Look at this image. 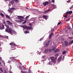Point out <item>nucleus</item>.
Segmentation results:
<instances>
[{"label": "nucleus", "instance_id": "obj_7", "mask_svg": "<svg viewBox=\"0 0 73 73\" xmlns=\"http://www.w3.org/2000/svg\"><path fill=\"white\" fill-rule=\"evenodd\" d=\"M2 27L0 25V30H3V29H5V28H4V25H3V24H2Z\"/></svg>", "mask_w": 73, "mask_h": 73}, {"label": "nucleus", "instance_id": "obj_57", "mask_svg": "<svg viewBox=\"0 0 73 73\" xmlns=\"http://www.w3.org/2000/svg\"><path fill=\"white\" fill-rule=\"evenodd\" d=\"M69 29H71L72 30V29L71 28H70V27H69L68 28Z\"/></svg>", "mask_w": 73, "mask_h": 73}, {"label": "nucleus", "instance_id": "obj_55", "mask_svg": "<svg viewBox=\"0 0 73 73\" xmlns=\"http://www.w3.org/2000/svg\"><path fill=\"white\" fill-rule=\"evenodd\" d=\"M54 58L55 59V60H57V57H55Z\"/></svg>", "mask_w": 73, "mask_h": 73}, {"label": "nucleus", "instance_id": "obj_32", "mask_svg": "<svg viewBox=\"0 0 73 73\" xmlns=\"http://www.w3.org/2000/svg\"><path fill=\"white\" fill-rule=\"evenodd\" d=\"M48 44H49L48 43H46V44L45 47H47V46H48Z\"/></svg>", "mask_w": 73, "mask_h": 73}, {"label": "nucleus", "instance_id": "obj_16", "mask_svg": "<svg viewBox=\"0 0 73 73\" xmlns=\"http://www.w3.org/2000/svg\"><path fill=\"white\" fill-rule=\"evenodd\" d=\"M5 17H6V18H7V19H10V20H11V19H12L11 18V17H9V16L8 15H7L5 16Z\"/></svg>", "mask_w": 73, "mask_h": 73}, {"label": "nucleus", "instance_id": "obj_62", "mask_svg": "<svg viewBox=\"0 0 73 73\" xmlns=\"http://www.w3.org/2000/svg\"><path fill=\"white\" fill-rule=\"evenodd\" d=\"M72 29H73V24H72Z\"/></svg>", "mask_w": 73, "mask_h": 73}, {"label": "nucleus", "instance_id": "obj_35", "mask_svg": "<svg viewBox=\"0 0 73 73\" xmlns=\"http://www.w3.org/2000/svg\"><path fill=\"white\" fill-rule=\"evenodd\" d=\"M52 38V36L50 35L49 36V39H50V38Z\"/></svg>", "mask_w": 73, "mask_h": 73}, {"label": "nucleus", "instance_id": "obj_3", "mask_svg": "<svg viewBox=\"0 0 73 73\" xmlns=\"http://www.w3.org/2000/svg\"><path fill=\"white\" fill-rule=\"evenodd\" d=\"M18 18L19 19H20L21 21L20 22L21 23L22 22H23V21H24V20L23 19H24V17L22 16H18Z\"/></svg>", "mask_w": 73, "mask_h": 73}, {"label": "nucleus", "instance_id": "obj_61", "mask_svg": "<svg viewBox=\"0 0 73 73\" xmlns=\"http://www.w3.org/2000/svg\"><path fill=\"white\" fill-rule=\"evenodd\" d=\"M4 73H7V71H5V72Z\"/></svg>", "mask_w": 73, "mask_h": 73}, {"label": "nucleus", "instance_id": "obj_48", "mask_svg": "<svg viewBox=\"0 0 73 73\" xmlns=\"http://www.w3.org/2000/svg\"><path fill=\"white\" fill-rule=\"evenodd\" d=\"M5 38H8V36H5Z\"/></svg>", "mask_w": 73, "mask_h": 73}, {"label": "nucleus", "instance_id": "obj_39", "mask_svg": "<svg viewBox=\"0 0 73 73\" xmlns=\"http://www.w3.org/2000/svg\"><path fill=\"white\" fill-rule=\"evenodd\" d=\"M61 23V22H59L58 23L57 25H60Z\"/></svg>", "mask_w": 73, "mask_h": 73}, {"label": "nucleus", "instance_id": "obj_51", "mask_svg": "<svg viewBox=\"0 0 73 73\" xmlns=\"http://www.w3.org/2000/svg\"><path fill=\"white\" fill-rule=\"evenodd\" d=\"M64 58H65V57L64 56H63L62 60H64Z\"/></svg>", "mask_w": 73, "mask_h": 73}, {"label": "nucleus", "instance_id": "obj_8", "mask_svg": "<svg viewBox=\"0 0 73 73\" xmlns=\"http://www.w3.org/2000/svg\"><path fill=\"white\" fill-rule=\"evenodd\" d=\"M73 12L72 11H67L66 13V14H67L68 15H70V14H72Z\"/></svg>", "mask_w": 73, "mask_h": 73}, {"label": "nucleus", "instance_id": "obj_28", "mask_svg": "<svg viewBox=\"0 0 73 73\" xmlns=\"http://www.w3.org/2000/svg\"><path fill=\"white\" fill-rule=\"evenodd\" d=\"M0 70H1L2 72H3V70L1 68H0Z\"/></svg>", "mask_w": 73, "mask_h": 73}, {"label": "nucleus", "instance_id": "obj_37", "mask_svg": "<svg viewBox=\"0 0 73 73\" xmlns=\"http://www.w3.org/2000/svg\"><path fill=\"white\" fill-rule=\"evenodd\" d=\"M70 9H72V8H73V5H72V6L70 8Z\"/></svg>", "mask_w": 73, "mask_h": 73}, {"label": "nucleus", "instance_id": "obj_12", "mask_svg": "<svg viewBox=\"0 0 73 73\" xmlns=\"http://www.w3.org/2000/svg\"><path fill=\"white\" fill-rule=\"evenodd\" d=\"M62 60V57H60L58 59V62H59L60 61H61Z\"/></svg>", "mask_w": 73, "mask_h": 73}, {"label": "nucleus", "instance_id": "obj_29", "mask_svg": "<svg viewBox=\"0 0 73 73\" xmlns=\"http://www.w3.org/2000/svg\"><path fill=\"white\" fill-rule=\"evenodd\" d=\"M28 17H29V16H27L25 18V19H28Z\"/></svg>", "mask_w": 73, "mask_h": 73}, {"label": "nucleus", "instance_id": "obj_20", "mask_svg": "<svg viewBox=\"0 0 73 73\" xmlns=\"http://www.w3.org/2000/svg\"><path fill=\"white\" fill-rule=\"evenodd\" d=\"M60 51V50L58 49H56V50L55 51H54V52H58Z\"/></svg>", "mask_w": 73, "mask_h": 73}, {"label": "nucleus", "instance_id": "obj_64", "mask_svg": "<svg viewBox=\"0 0 73 73\" xmlns=\"http://www.w3.org/2000/svg\"><path fill=\"white\" fill-rule=\"evenodd\" d=\"M23 27H24V26H21V27H22V28H23Z\"/></svg>", "mask_w": 73, "mask_h": 73}, {"label": "nucleus", "instance_id": "obj_63", "mask_svg": "<svg viewBox=\"0 0 73 73\" xmlns=\"http://www.w3.org/2000/svg\"><path fill=\"white\" fill-rule=\"evenodd\" d=\"M30 25H32V24L31 23H30Z\"/></svg>", "mask_w": 73, "mask_h": 73}, {"label": "nucleus", "instance_id": "obj_53", "mask_svg": "<svg viewBox=\"0 0 73 73\" xmlns=\"http://www.w3.org/2000/svg\"><path fill=\"white\" fill-rule=\"evenodd\" d=\"M0 66H2V65H1V63L0 62Z\"/></svg>", "mask_w": 73, "mask_h": 73}, {"label": "nucleus", "instance_id": "obj_1", "mask_svg": "<svg viewBox=\"0 0 73 73\" xmlns=\"http://www.w3.org/2000/svg\"><path fill=\"white\" fill-rule=\"evenodd\" d=\"M6 32H7V33H8L9 34H11V35H12V32H13V31L12 30V29L11 28H9V29H6L5 30Z\"/></svg>", "mask_w": 73, "mask_h": 73}, {"label": "nucleus", "instance_id": "obj_27", "mask_svg": "<svg viewBox=\"0 0 73 73\" xmlns=\"http://www.w3.org/2000/svg\"><path fill=\"white\" fill-rule=\"evenodd\" d=\"M66 53V51H64L63 52L62 54H65Z\"/></svg>", "mask_w": 73, "mask_h": 73}, {"label": "nucleus", "instance_id": "obj_46", "mask_svg": "<svg viewBox=\"0 0 73 73\" xmlns=\"http://www.w3.org/2000/svg\"><path fill=\"white\" fill-rule=\"evenodd\" d=\"M58 56V54H56L55 55V56Z\"/></svg>", "mask_w": 73, "mask_h": 73}, {"label": "nucleus", "instance_id": "obj_5", "mask_svg": "<svg viewBox=\"0 0 73 73\" xmlns=\"http://www.w3.org/2000/svg\"><path fill=\"white\" fill-rule=\"evenodd\" d=\"M49 4V2L48 1H46L45 2L43 3V4L44 6H46V5Z\"/></svg>", "mask_w": 73, "mask_h": 73}, {"label": "nucleus", "instance_id": "obj_4", "mask_svg": "<svg viewBox=\"0 0 73 73\" xmlns=\"http://www.w3.org/2000/svg\"><path fill=\"white\" fill-rule=\"evenodd\" d=\"M51 11V10L50 9H48L46 11H44V12H42L44 14H45L46 13H48L49 11Z\"/></svg>", "mask_w": 73, "mask_h": 73}, {"label": "nucleus", "instance_id": "obj_9", "mask_svg": "<svg viewBox=\"0 0 73 73\" xmlns=\"http://www.w3.org/2000/svg\"><path fill=\"white\" fill-rule=\"evenodd\" d=\"M9 3L10 4H11V5L14 4L15 3L14 0H12L11 1L9 2Z\"/></svg>", "mask_w": 73, "mask_h": 73}, {"label": "nucleus", "instance_id": "obj_19", "mask_svg": "<svg viewBox=\"0 0 73 73\" xmlns=\"http://www.w3.org/2000/svg\"><path fill=\"white\" fill-rule=\"evenodd\" d=\"M27 26L26 25H24L22 27V28L24 29H27Z\"/></svg>", "mask_w": 73, "mask_h": 73}, {"label": "nucleus", "instance_id": "obj_18", "mask_svg": "<svg viewBox=\"0 0 73 73\" xmlns=\"http://www.w3.org/2000/svg\"><path fill=\"white\" fill-rule=\"evenodd\" d=\"M43 17L44 18V19H45L46 20V19H47V16L46 15H43Z\"/></svg>", "mask_w": 73, "mask_h": 73}, {"label": "nucleus", "instance_id": "obj_59", "mask_svg": "<svg viewBox=\"0 0 73 73\" xmlns=\"http://www.w3.org/2000/svg\"><path fill=\"white\" fill-rule=\"evenodd\" d=\"M5 1H9V0H4Z\"/></svg>", "mask_w": 73, "mask_h": 73}, {"label": "nucleus", "instance_id": "obj_49", "mask_svg": "<svg viewBox=\"0 0 73 73\" xmlns=\"http://www.w3.org/2000/svg\"><path fill=\"white\" fill-rule=\"evenodd\" d=\"M52 3H54V0H52Z\"/></svg>", "mask_w": 73, "mask_h": 73}, {"label": "nucleus", "instance_id": "obj_10", "mask_svg": "<svg viewBox=\"0 0 73 73\" xmlns=\"http://www.w3.org/2000/svg\"><path fill=\"white\" fill-rule=\"evenodd\" d=\"M7 23H8L9 25H13V23L9 21H6Z\"/></svg>", "mask_w": 73, "mask_h": 73}, {"label": "nucleus", "instance_id": "obj_43", "mask_svg": "<svg viewBox=\"0 0 73 73\" xmlns=\"http://www.w3.org/2000/svg\"><path fill=\"white\" fill-rule=\"evenodd\" d=\"M50 64H52V63H51V62H50L48 64V65H50Z\"/></svg>", "mask_w": 73, "mask_h": 73}, {"label": "nucleus", "instance_id": "obj_11", "mask_svg": "<svg viewBox=\"0 0 73 73\" xmlns=\"http://www.w3.org/2000/svg\"><path fill=\"white\" fill-rule=\"evenodd\" d=\"M15 57H10L9 58L12 60H14V61H16V59L15 58Z\"/></svg>", "mask_w": 73, "mask_h": 73}, {"label": "nucleus", "instance_id": "obj_26", "mask_svg": "<svg viewBox=\"0 0 73 73\" xmlns=\"http://www.w3.org/2000/svg\"><path fill=\"white\" fill-rule=\"evenodd\" d=\"M26 23H27V20H25V21L22 23V24H26Z\"/></svg>", "mask_w": 73, "mask_h": 73}, {"label": "nucleus", "instance_id": "obj_22", "mask_svg": "<svg viewBox=\"0 0 73 73\" xmlns=\"http://www.w3.org/2000/svg\"><path fill=\"white\" fill-rule=\"evenodd\" d=\"M21 73H28V72L27 71H21Z\"/></svg>", "mask_w": 73, "mask_h": 73}, {"label": "nucleus", "instance_id": "obj_2", "mask_svg": "<svg viewBox=\"0 0 73 73\" xmlns=\"http://www.w3.org/2000/svg\"><path fill=\"white\" fill-rule=\"evenodd\" d=\"M14 9H15L14 8H10L8 10V11H9L10 13H12L13 12Z\"/></svg>", "mask_w": 73, "mask_h": 73}, {"label": "nucleus", "instance_id": "obj_14", "mask_svg": "<svg viewBox=\"0 0 73 73\" xmlns=\"http://www.w3.org/2000/svg\"><path fill=\"white\" fill-rule=\"evenodd\" d=\"M48 48L46 49L44 51V53H48Z\"/></svg>", "mask_w": 73, "mask_h": 73}, {"label": "nucleus", "instance_id": "obj_21", "mask_svg": "<svg viewBox=\"0 0 73 73\" xmlns=\"http://www.w3.org/2000/svg\"><path fill=\"white\" fill-rule=\"evenodd\" d=\"M52 7L54 8V9L56 7V6L55 5H54V4L52 5Z\"/></svg>", "mask_w": 73, "mask_h": 73}, {"label": "nucleus", "instance_id": "obj_13", "mask_svg": "<svg viewBox=\"0 0 73 73\" xmlns=\"http://www.w3.org/2000/svg\"><path fill=\"white\" fill-rule=\"evenodd\" d=\"M64 44H65V46H69L68 45V42L67 41H65L64 42Z\"/></svg>", "mask_w": 73, "mask_h": 73}, {"label": "nucleus", "instance_id": "obj_60", "mask_svg": "<svg viewBox=\"0 0 73 73\" xmlns=\"http://www.w3.org/2000/svg\"><path fill=\"white\" fill-rule=\"evenodd\" d=\"M54 30L53 29L52 30V31H51L52 32L54 31Z\"/></svg>", "mask_w": 73, "mask_h": 73}, {"label": "nucleus", "instance_id": "obj_47", "mask_svg": "<svg viewBox=\"0 0 73 73\" xmlns=\"http://www.w3.org/2000/svg\"><path fill=\"white\" fill-rule=\"evenodd\" d=\"M13 45L14 46H16V45L15 44L13 43Z\"/></svg>", "mask_w": 73, "mask_h": 73}, {"label": "nucleus", "instance_id": "obj_56", "mask_svg": "<svg viewBox=\"0 0 73 73\" xmlns=\"http://www.w3.org/2000/svg\"><path fill=\"white\" fill-rule=\"evenodd\" d=\"M42 38H40V40H39V41H42Z\"/></svg>", "mask_w": 73, "mask_h": 73}, {"label": "nucleus", "instance_id": "obj_34", "mask_svg": "<svg viewBox=\"0 0 73 73\" xmlns=\"http://www.w3.org/2000/svg\"><path fill=\"white\" fill-rule=\"evenodd\" d=\"M68 38H69L70 40H71V39H72V37H69Z\"/></svg>", "mask_w": 73, "mask_h": 73}, {"label": "nucleus", "instance_id": "obj_36", "mask_svg": "<svg viewBox=\"0 0 73 73\" xmlns=\"http://www.w3.org/2000/svg\"><path fill=\"white\" fill-rule=\"evenodd\" d=\"M31 71L30 70V69H29V73H31Z\"/></svg>", "mask_w": 73, "mask_h": 73}, {"label": "nucleus", "instance_id": "obj_17", "mask_svg": "<svg viewBox=\"0 0 73 73\" xmlns=\"http://www.w3.org/2000/svg\"><path fill=\"white\" fill-rule=\"evenodd\" d=\"M73 43V40H72L70 42H69L68 43V44L69 45H70L71 44H72Z\"/></svg>", "mask_w": 73, "mask_h": 73}, {"label": "nucleus", "instance_id": "obj_52", "mask_svg": "<svg viewBox=\"0 0 73 73\" xmlns=\"http://www.w3.org/2000/svg\"><path fill=\"white\" fill-rule=\"evenodd\" d=\"M50 42V40H48V43H49V42Z\"/></svg>", "mask_w": 73, "mask_h": 73}, {"label": "nucleus", "instance_id": "obj_6", "mask_svg": "<svg viewBox=\"0 0 73 73\" xmlns=\"http://www.w3.org/2000/svg\"><path fill=\"white\" fill-rule=\"evenodd\" d=\"M50 58L51 61H52V62H53V63H55L56 62V60L54 59V58H53V57H51Z\"/></svg>", "mask_w": 73, "mask_h": 73}, {"label": "nucleus", "instance_id": "obj_58", "mask_svg": "<svg viewBox=\"0 0 73 73\" xmlns=\"http://www.w3.org/2000/svg\"><path fill=\"white\" fill-rule=\"evenodd\" d=\"M0 61H1V57H0Z\"/></svg>", "mask_w": 73, "mask_h": 73}, {"label": "nucleus", "instance_id": "obj_23", "mask_svg": "<svg viewBox=\"0 0 73 73\" xmlns=\"http://www.w3.org/2000/svg\"><path fill=\"white\" fill-rule=\"evenodd\" d=\"M55 49H56V47H52V50H55Z\"/></svg>", "mask_w": 73, "mask_h": 73}, {"label": "nucleus", "instance_id": "obj_54", "mask_svg": "<svg viewBox=\"0 0 73 73\" xmlns=\"http://www.w3.org/2000/svg\"><path fill=\"white\" fill-rule=\"evenodd\" d=\"M28 68H25V70H27Z\"/></svg>", "mask_w": 73, "mask_h": 73}, {"label": "nucleus", "instance_id": "obj_25", "mask_svg": "<svg viewBox=\"0 0 73 73\" xmlns=\"http://www.w3.org/2000/svg\"><path fill=\"white\" fill-rule=\"evenodd\" d=\"M70 18H69L68 19L66 20V21H69V20H70Z\"/></svg>", "mask_w": 73, "mask_h": 73}, {"label": "nucleus", "instance_id": "obj_40", "mask_svg": "<svg viewBox=\"0 0 73 73\" xmlns=\"http://www.w3.org/2000/svg\"><path fill=\"white\" fill-rule=\"evenodd\" d=\"M53 34H54V33H51L50 35L52 36L53 35Z\"/></svg>", "mask_w": 73, "mask_h": 73}, {"label": "nucleus", "instance_id": "obj_41", "mask_svg": "<svg viewBox=\"0 0 73 73\" xmlns=\"http://www.w3.org/2000/svg\"><path fill=\"white\" fill-rule=\"evenodd\" d=\"M3 24H6V23L5 22V21H3Z\"/></svg>", "mask_w": 73, "mask_h": 73}, {"label": "nucleus", "instance_id": "obj_50", "mask_svg": "<svg viewBox=\"0 0 73 73\" xmlns=\"http://www.w3.org/2000/svg\"><path fill=\"white\" fill-rule=\"evenodd\" d=\"M19 68H21V70H23V69H22V68H21V67L19 66Z\"/></svg>", "mask_w": 73, "mask_h": 73}, {"label": "nucleus", "instance_id": "obj_15", "mask_svg": "<svg viewBox=\"0 0 73 73\" xmlns=\"http://www.w3.org/2000/svg\"><path fill=\"white\" fill-rule=\"evenodd\" d=\"M31 29H32V27L27 26L26 29H27V30H30Z\"/></svg>", "mask_w": 73, "mask_h": 73}, {"label": "nucleus", "instance_id": "obj_24", "mask_svg": "<svg viewBox=\"0 0 73 73\" xmlns=\"http://www.w3.org/2000/svg\"><path fill=\"white\" fill-rule=\"evenodd\" d=\"M0 15L2 16V17H4V14H3V13H0Z\"/></svg>", "mask_w": 73, "mask_h": 73}, {"label": "nucleus", "instance_id": "obj_30", "mask_svg": "<svg viewBox=\"0 0 73 73\" xmlns=\"http://www.w3.org/2000/svg\"><path fill=\"white\" fill-rule=\"evenodd\" d=\"M48 51L49 52H52V49H50L49 50H48Z\"/></svg>", "mask_w": 73, "mask_h": 73}, {"label": "nucleus", "instance_id": "obj_45", "mask_svg": "<svg viewBox=\"0 0 73 73\" xmlns=\"http://www.w3.org/2000/svg\"><path fill=\"white\" fill-rule=\"evenodd\" d=\"M6 27L7 28H9V26L8 25H6Z\"/></svg>", "mask_w": 73, "mask_h": 73}, {"label": "nucleus", "instance_id": "obj_33", "mask_svg": "<svg viewBox=\"0 0 73 73\" xmlns=\"http://www.w3.org/2000/svg\"><path fill=\"white\" fill-rule=\"evenodd\" d=\"M25 33H29V31H25Z\"/></svg>", "mask_w": 73, "mask_h": 73}, {"label": "nucleus", "instance_id": "obj_31", "mask_svg": "<svg viewBox=\"0 0 73 73\" xmlns=\"http://www.w3.org/2000/svg\"><path fill=\"white\" fill-rule=\"evenodd\" d=\"M14 1H15V3H18V0H14Z\"/></svg>", "mask_w": 73, "mask_h": 73}, {"label": "nucleus", "instance_id": "obj_38", "mask_svg": "<svg viewBox=\"0 0 73 73\" xmlns=\"http://www.w3.org/2000/svg\"><path fill=\"white\" fill-rule=\"evenodd\" d=\"M68 16V14H66V15L64 16V17H67Z\"/></svg>", "mask_w": 73, "mask_h": 73}, {"label": "nucleus", "instance_id": "obj_44", "mask_svg": "<svg viewBox=\"0 0 73 73\" xmlns=\"http://www.w3.org/2000/svg\"><path fill=\"white\" fill-rule=\"evenodd\" d=\"M70 0H69L67 1V3H70Z\"/></svg>", "mask_w": 73, "mask_h": 73}, {"label": "nucleus", "instance_id": "obj_42", "mask_svg": "<svg viewBox=\"0 0 73 73\" xmlns=\"http://www.w3.org/2000/svg\"><path fill=\"white\" fill-rule=\"evenodd\" d=\"M13 43H10L9 44V45H13Z\"/></svg>", "mask_w": 73, "mask_h": 73}]
</instances>
